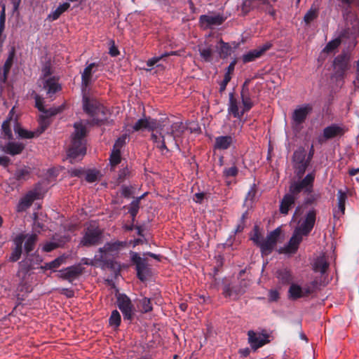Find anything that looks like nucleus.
Instances as JSON below:
<instances>
[{
  "mask_svg": "<svg viewBox=\"0 0 359 359\" xmlns=\"http://www.w3.org/2000/svg\"><path fill=\"white\" fill-rule=\"evenodd\" d=\"M25 148V144L24 143L9 140V142L3 147L2 150L7 154L16 156L20 154Z\"/></svg>",
  "mask_w": 359,
  "mask_h": 359,
  "instance_id": "nucleus-27",
  "label": "nucleus"
},
{
  "mask_svg": "<svg viewBox=\"0 0 359 359\" xmlns=\"http://www.w3.org/2000/svg\"><path fill=\"white\" fill-rule=\"evenodd\" d=\"M306 154L304 148H299L296 150L292 156L294 165L307 163V158H306Z\"/></svg>",
  "mask_w": 359,
  "mask_h": 359,
  "instance_id": "nucleus-37",
  "label": "nucleus"
},
{
  "mask_svg": "<svg viewBox=\"0 0 359 359\" xmlns=\"http://www.w3.org/2000/svg\"><path fill=\"white\" fill-rule=\"evenodd\" d=\"M317 210L311 208L305 215L302 224L296 230L303 236H308L312 231L316 220Z\"/></svg>",
  "mask_w": 359,
  "mask_h": 359,
  "instance_id": "nucleus-13",
  "label": "nucleus"
},
{
  "mask_svg": "<svg viewBox=\"0 0 359 359\" xmlns=\"http://www.w3.org/2000/svg\"><path fill=\"white\" fill-rule=\"evenodd\" d=\"M141 312L143 313H149L153 310L151 299L144 297L140 300Z\"/></svg>",
  "mask_w": 359,
  "mask_h": 359,
  "instance_id": "nucleus-51",
  "label": "nucleus"
},
{
  "mask_svg": "<svg viewBox=\"0 0 359 359\" xmlns=\"http://www.w3.org/2000/svg\"><path fill=\"white\" fill-rule=\"evenodd\" d=\"M116 305L121 311L124 320L130 322L134 318L135 309L131 299L124 293H118L116 295Z\"/></svg>",
  "mask_w": 359,
  "mask_h": 359,
  "instance_id": "nucleus-4",
  "label": "nucleus"
},
{
  "mask_svg": "<svg viewBox=\"0 0 359 359\" xmlns=\"http://www.w3.org/2000/svg\"><path fill=\"white\" fill-rule=\"evenodd\" d=\"M110 163L111 166H115L121 163V151L112 149L111 154L109 158Z\"/></svg>",
  "mask_w": 359,
  "mask_h": 359,
  "instance_id": "nucleus-53",
  "label": "nucleus"
},
{
  "mask_svg": "<svg viewBox=\"0 0 359 359\" xmlns=\"http://www.w3.org/2000/svg\"><path fill=\"white\" fill-rule=\"evenodd\" d=\"M43 85V88L50 97L62 90L61 85L58 83V79L55 76L45 79Z\"/></svg>",
  "mask_w": 359,
  "mask_h": 359,
  "instance_id": "nucleus-26",
  "label": "nucleus"
},
{
  "mask_svg": "<svg viewBox=\"0 0 359 359\" xmlns=\"http://www.w3.org/2000/svg\"><path fill=\"white\" fill-rule=\"evenodd\" d=\"M313 107L309 104L302 105L294 109L292 115V119L295 126L303 124L307 116L311 113Z\"/></svg>",
  "mask_w": 359,
  "mask_h": 359,
  "instance_id": "nucleus-15",
  "label": "nucleus"
},
{
  "mask_svg": "<svg viewBox=\"0 0 359 359\" xmlns=\"http://www.w3.org/2000/svg\"><path fill=\"white\" fill-rule=\"evenodd\" d=\"M248 342L250 348L254 351H256L259 348L269 342V334L263 332H257L254 330H249L248 332Z\"/></svg>",
  "mask_w": 359,
  "mask_h": 359,
  "instance_id": "nucleus-10",
  "label": "nucleus"
},
{
  "mask_svg": "<svg viewBox=\"0 0 359 359\" xmlns=\"http://www.w3.org/2000/svg\"><path fill=\"white\" fill-rule=\"evenodd\" d=\"M100 66V63L92 62L86 66L81 74V83L84 87L89 86L92 83L93 74L96 72L95 68Z\"/></svg>",
  "mask_w": 359,
  "mask_h": 359,
  "instance_id": "nucleus-25",
  "label": "nucleus"
},
{
  "mask_svg": "<svg viewBox=\"0 0 359 359\" xmlns=\"http://www.w3.org/2000/svg\"><path fill=\"white\" fill-rule=\"evenodd\" d=\"M35 106L40 111L43 113H48L49 111L44 108L42 98L38 95H35Z\"/></svg>",
  "mask_w": 359,
  "mask_h": 359,
  "instance_id": "nucleus-63",
  "label": "nucleus"
},
{
  "mask_svg": "<svg viewBox=\"0 0 359 359\" xmlns=\"http://www.w3.org/2000/svg\"><path fill=\"white\" fill-rule=\"evenodd\" d=\"M238 173V169L233 163L230 168H225L223 170V175L225 177H236Z\"/></svg>",
  "mask_w": 359,
  "mask_h": 359,
  "instance_id": "nucleus-55",
  "label": "nucleus"
},
{
  "mask_svg": "<svg viewBox=\"0 0 359 359\" xmlns=\"http://www.w3.org/2000/svg\"><path fill=\"white\" fill-rule=\"evenodd\" d=\"M83 108L86 114L90 116H94L96 109H100L102 108V104L97 100L83 97Z\"/></svg>",
  "mask_w": 359,
  "mask_h": 359,
  "instance_id": "nucleus-23",
  "label": "nucleus"
},
{
  "mask_svg": "<svg viewBox=\"0 0 359 359\" xmlns=\"http://www.w3.org/2000/svg\"><path fill=\"white\" fill-rule=\"evenodd\" d=\"M59 273L60 278L72 283L75 278L82 273V268L79 265H74L60 270Z\"/></svg>",
  "mask_w": 359,
  "mask_h": 359,
  "instance_id": "nucleus-18",
  "label": "nucleus"
},
{
  "mask_svg": "<svg viewBox=\"0 0 359 359\" xmlns=\"http://www.w3.org/2000/svg\"><path fill=\"white\" fill-rule=\"evenodd\" d=\"M288 293L290 298L293 299H299L305 295L304 294L302 288L299 285L294 283H291Z\"/></svg>",
  "mask_w": 359,
  "mask_h": 359,
  "instance_id": "nucleus-38",
  "label": "nucleus"
},
{
  "mask_svg": "<svg viewBox=\"0 0 359 359\" xmlns=\"http://www.w3.org/2000/svg\"><path fill=\"white\" fill-rule=\"evenodd\" d=\"M130 176V170L128 167H125L118 171L117 182L121 183Z\"/></svg>",
  "mask_w": 359,
  "mask_h": 359,
  "instance_id": "nucleus-57",
  "label": "nucleus"
},
{
  "mask_svg": "<svg viewBox=\"0 0 359 359\" xmlns=\"http://www.w3.org/2000/svg\"><path fill=\"white\" fill-rule=\"evenodd\" d=\"M318 8L312 6L311 8L306 13L304 20L306 24H310L313 20L318 18Z\"/></svg>",
  "mask_w": 359,
  "mask_h": 359,
  "instance_id": "nucleus-43",
  "label": "nucleus"
},
{
  "mask_svg": "<svg viewBox=\"0 0 359 359\" xmlns=\"http://www.w3.org/2000/svg\"><path fill=\"white\" fill-rule=\"evenodd\" d=\"M262 54L258 49H255L249 51L243 55L242 60L244 63L255 61L256 59L260 57Z\"/></svg>",
  "mask_w": 359,
  "mask_h": 359,
  "instance_id": "nucleus-44",
  "label": "nucleus"
},
{
  "mask_svg": "<svg viewBox=\"0 0 359 359\" xmlns=\"http://www.w3.org/2000/svg\"><path fill=\"white\" fill-rule=\"evenodd\" d=\"M161 121H165L167 125L160 126L158 131L151 133V139L155 144V146L162 152L163 151H169L167 144L170 143L179 149L177 138L182 136L187 130V127L182 121L170 123L168 118H162Z\"/></svg>",
  "mask_w": 359,
  "mask_h": 359,
  "instance_id": "nucleus-1",
  "label": "nucleus"
},
{
  "mask_svg": "<svg viewBox=\"0 0 359 359\" xmlns=\"http://www.w3.org/2000/svg\"><path fill=\"white\" fill-rule=\"evenodd\" d=\"M317 210L311 208L305 215L302 224L296 230L303 236H308L312 231L316 220Z\"/></svg>",
  "mask_w": 359,
  "mask_h": 359,
  "instance_id": "nucleus-12",
  "label": "nucleus"
},
{
  "mask_svg": "<svg viewBox=\"0 0 359 359\" xmlns=\"http://www.w3.org/2000/svg\"><path fill=\"white\" fill-rule=\"evenodd\" d=\"M30 175V171L28 168H22L18 169L14 174L15 180L18 181L27 180Z\"/></svg>",
  "mask_w": 359,
  "mask_h": 359,
  "instance_id": "nucleus-46",
  "label": "nucleus"
},
{
  "mask_svg": "<svg viewBox=\"0 0 359 359\" xmlns=\"http://www.w3.org/2000/svg\"><path fill=\"white\" fill-rule=\"evenodd\" d=\"M39 193L36 191H28L19 201L16 210L18 212H22L27 210L33 202L39 198Z\"/></svg>",
  "mask_w": 359,
  "mask_h": 359,
  "instance_id": "nucleus-17",
  "label": "nucleus"
},
{
  "mask_svg": "<svg viewBox=\"0 0 359 359\" xmlns=\"http://www.w3.org/2000/svg\"><path fill=\"white\" fill-rule=\"evenodd\" d=\"M306 195H307V196L304 200V205L305 206L312 205L316 203V202L319 198L318 194H313V192H312V193H311L309 194H306Z\"/></svg>",
  "mask_w": 359,
  "mask_h": 359,
  "instance_id": "nucleus-56",
  "label": "nucleus"
},
{
  "mask_svg": "<svg viewBox=\"0 0 359 359\" xmlns=\"http://www.w3.org/2000/svg\"><path fill=\"white\" fill-rule=\"evenodd\" d=\"M234 142L231 135H221L215 137L214 149L217 150H226L231 147Z\"/></svg>",
  "mask_w": 359,
  "mask_h": 359,
  "instance_id": "nucleus-29",
  "label": "nucleus"
},
{
  "mask_svg": "<svg viewBox=\"0 0 359 359\" xmlns=\"http://www.w3.org/2000/svg\"><path fill=\"white\" fill-rule=\"evenodd\" d=\"M296 199L297 198L290 192L286 194L280 201V212L287 215L291 206L294 204Z\"/></svg>",
  "mask_w": 359,
  "mask_h": 359,
  "instance_id": "nucleus-30",
  "label": "nucleus"
},
{
  "mask_svg": "<svg viewBox=\"0 0 359 359\" xmlns=\"http://www.w3.org/2000/svg\"><path fill=\"white\" fill-rule=\"evenodd\" d=\"M12 121V118H9L4 121L1 126V130L4 135V137L8 140H12L13 139V135L12 133V130L11 129V122Z\"/></svg>",
  "mask_w": 359,
  "mask_h": 359,
  "instance_id": "nucleus-39",
  "label": "nucleus"
},
{
  "mask_svg": "<svg viewBox=\"0 0 359 359\" xmlns=\"http://www.w3.org/2000/svg\"><path fill=\"white\" fill-rule=\"evenodd\" d=\"M121 322V317L117 310H114L109 319V323L111 326L117 328L120 326Z\"/></svg>",
  "mask_w": 359,
  "mask_h": 359,
  "instance_id": "nucleus-49",
  "label": "nucleus"
},
{
  "mask_svg": "<svg viewBox=\"0 0 359 359\" xmlns=\"http://www.w3.org/2000/svg\"><path fill=\"white\" fill-rule=\"evenodd\" d=\"M341 43V39L337 37L329 41L323 49V52L329 53L337 49Z\"/></svg>",
  "mask_w": 359,
  "mask_h": 359,
  "instance_id": "nucleus-48",
  "label": "nucleus"
},
{
  "mask_svg": "<svg viewBox=\"0 0 359 359\" xmlns=\"http://www.w3.org/2000/svg\"><path fill=\"white\" fill-rule=\"evenodd\" d=\"M329 267V263L327 262L324 257H317L313 266V269L315 272H320L323 274L326 272Z\"/></svg>",
  "mask_w": 359,
  "mask_h": 359,
  "instance_id": "nucleus-33",
  "label": "nucleus"
},
{
  "mask_svg": "<svg viewBox=\"0 0 359 359\" xmlns=\"http://www.w3.org/2000/svg\"><path fill=\"white\" fill-rule=\"evenodd\" d=\"M133 194V187L128 186H122L121 195L125 198H130Z\"/></svg>",
  "mask_w": 359,
  "mask_h": 359,
  "instance_id": "nucleus-64",
  "label": "nucleus"
},
{
  "mask_svg": "<svg viewBox=\"0 0 359 359\" xmlns=\"http://www.w3.org/2000/svg\"><path fill=\"white\" fill-rule=\"evenodd\" d=\"M302 236L297 230L294 231V234L290 238L288 243L283 248L279 250V253H295L299 248L300 243L302 241Z\"/></svg>",
  "mask_w": 359,
  "mask_h": 359,
  "instance_id": "nucleus-16",
  "label": "nucleus"
},
{
  "mask_svg": "<svg viewBox=\"0 0 359 359\" xmlns=\"http://www.w3.org/2000/svg\"><path fill=\"white\" fill-rule=\"evenodd\" d=\"M97 175L98 172L95 170H89L86 173V180L90 183L95 182L97 180Z\"/></svg>",
  "mask_w": 359,
  "mask_h": 359,
  "instance_id": "nucleus-62",
  "label": "nucleus"
},
{
  "mask_svg": "<svg viewBox=\"0 0 359 359\" xmlns=\"http://www.w3.org/2000/svg\"><path fill=\"white\" fill-rule=\"evenodd\" d=\"M26 236L24 233H19L13 239L15 248L9 257L10 262H15L20 259L22 252V244Z\"/></svg>",
  "mask_w": 359,
  "mask_h": 359,
  "instance_id": "nucleus-19",
  "label": "nucleus"
},
{
  "mask_svg": "<svg viewBox=\"0 0 359 359\" xmlns=\"http://www.w3.org/2000/svg\"><path fill=\"white\" fill-rule=\"evenodd\" d=\"M338 199V208L341 214H344L345 212V203L347 199V194L346 191L341 189L338 190L337 192Z\"/></svg>",
  "mask_w": 359,
  "mask_h": 359,
  "instance_id": "nucleus-42",
  "label": "nucleus"
},
{
  "mask_svg": "<svg viewBox=\"0 0 359 359\" xmlns=\"http://www.w3.org/2000/svg\"><path fill=\"white\" fill-rule=\"evenodd\" d=\"M225 20L226 18L221 14L201 15L199 17V25L203 29H212L215 26L222 25Z\"/></svg>",
  "mask_w": 359,
  "mask_h": 359,
  "instance_id": "nucleus-14",
  "label": "nucleus"
},
{
  "mask_svg": "<svg viewBox=\"0 0 359 359\" xmlns=\"http://www.w3.org/2000/svg\"><path fill=\"white\" fill-rule=\"evenodd\" d=\"M49 126V121L48 118L43 115L40 116L39 121V126L37 129L35 130V133L36 134V136H39L41 134H42L48 128Z\"/></svg>",
  "mask_w": 359,
  "mask_h": 359,
  "instance_id": "nucleus-45",
  "label": "nucleus"
},
{
  "mask_svg": "<svg viewBox=\"0 0 359 359\" xmlns=\"http://www.w3.org/2000/svg\"><path fill=\"white\" fill-rule=\"evenodd\" d=\"M219 46L217 47L218 53L221 58L225 59L228 57L232 52V49L237 48L239 43L233 41L231 44L224 42L222 39L218 41Z\"/></svg>",
  "mask_w": 359,
  "mask_h": 359,
  "instance_id": "nucleus-24",
  "label": "nucleus"
},
{
  "mask_svg": "<svg viewBox=\"0 0 359 359\" xmlns=\"http://www.w3.org/2000/svg\"><path fill=\"white\" fill-rule=\"evenodd\" d=\"M70 7V4L69 2H65L62 4H60L58 7L50 15V18H52L53 20H55L60 18V16L68 8Z\"/></svg>",
  "mask_w": 359,
  "mask_h": 359,
  "instance_id": "nucleus-40",
  "label": "nucleus"
},
{
  "mask_svg": "<svg viewBox=\"0 0 359 359\" xmlns=\"http://www.w3.org/2000/svg\"><path fill=\"white\" fill-rule=\"evenodd\" d=\"M107 109L102 104L100 109H96L95 116L93 117V122L97 125L101 126L107 121Z\"/></svg>",
  "mask_w": 359,
  "mask_h": 359,
  "instance_id": "nucleus-36",
  "label": "nucleus"
},
{
  "mask_svg": "<svg viewBox=\"0 0 359 359\" xmlns=\"http://www.w3.org/2000/svg\"><path fill=\"white\" fill-rule=\"evenodd\" d=\"M165 121L156 120L151 117H146L144 118L139 119L133 126V130L135 131H139L141 130L147 129L154 132L158 131L160 126H166Z\"/></svg>",
  "mask_w": 359,
  "mask_h": 359,
  "instance_id": "nucleus-11",
  "label": "nucleus"
},
{
  "mask_svg": "<svg viewBox=\"0 0 359 359\" xmlns=\"http://www.w3.org/2000/svg\"><path fill=\"white\" fill-rule=\"evenodd\" d=\"M200 55L205 62H211L212 60L213 50L210 46L205 48L199 49Z\"/></svg>",
  "mask_w": 359,
  "mask_h": 359,
  "instance_id": "nucleus-52",
  "label": "nucleus"
},
{
  "mask_svg": "<svg viewBox=\"0 0 359 359\" xmlns=\"http://www.w3.org/2000/svg\"><path fill=\"white\" fill-rule=\"evenodd\" d=\"M316 174L314 172L308 173L303 179L291 182L289 187L290 192L297 198L300 193L309 194L313 191Z\"/></svg>",
  "mask_w": 359,
  "mask_h": 359,
  "instance_id": "nucleus-3",
  "label": "nucleus"
},
{
  "mask_svg": "<svg viewBox=\"0 0 359 359\" xmlns=\"http://www.w3.org/2000/svg\"><path fill=\"white\" fill-rule=\"evenodd\" d=\"M173 55V53H165L160 57H154L147 60V66L149 67H152L154 65H155L160 60L163 58L164 57H167L168 55Z\"/></svg>",
  "mask_w": 359,
  "mask_h": 359,
  "instance_id": "nucleus-60",
  "label": "nucleus"
},
{
  "mask_svg": "<svg viewBox=\"0 0 359 359\" xmlns=\"http://www.w3.org/2000/svg\"><path fill=\"white\" fill-rule=\"evenodd\" d=\"M26 236L25 243V250L27 254H29L32 251L34 250L36 243L38 240V236L36 233L32 234H25Z\"/></svg>",
  "mask_w": 359,
  "mask_h": 359,
  "instance_id": "nucleus-35",
  "label": "nucleus"
},
{
  "mask_svg": "<svg viewBox=\"0 0 359 359\" xmlns=\"http://www.w3.org/2000/svg\"><path fill=\"white\" fill-rule=\"evenodd\" d=\"M14 131L21 139H32L37 137L35 131H29L21 128L17 121L15 122Z\"/></svg>",
  "mask_w": 359,
  "mask_h": 359,
  "instance_id": "nucleus-34",
  "label": "nucleus"
},
{
  "mask_svg": "<svg viewBox=\"0 0 359 359\" xmlns=\"http://www.w3.org/2000/svg\"><path fill=\"white\" fill-rule=\"evenodd\" d=\"M346 131L347 129L345 127L332 123L323 129L322 137H318V142L322 144L327 140L337 137H340L343 136Z\"/></svg>",
  "mask_w": 359,
  "mask_h": 359,
  "instance_id": "nucleus-9",
  "label": "nucleus"
},
{
  "mask_svg": "<svg viewBox=\"0 0 359 359\" xmlns=\"http://www.w3.org/2000/svg\"><path fill=\"white\" fill-rule=\"evenodd\" d=\"M276 276L279 283L285 285L292 283L294 279L292 271L286 267L278 269L276 272Z\"/></svg>",
  "mask_w": 359,
  "mask_h": 359,
  "instance_id": "nucleus-28",
  "label": "nucleus"
},
{
  "mask_svg": "<svg viewBox=\"0 0 359 359\" xmlns=\"http://www.w3.org/2000/svg\"><path fill=\"white\" fill-rule=\"evenodd\" d=\"M45 229V226L43 224L41 223L37 218V216H35L34 223L32 225V230L36 233H39L41 231H43Z\"/></svg>",
  "mask_w": 359,
  "mask_h": 359,
  "instance_id": "nucleus-61",
  "label": "nucleus"
},
{
  "mask_svg": "<svg viewBox=\"0 0 359 359\" xmlns=\"http://www.w3.org/2000/svg\"><path fill=\"white\" fill-rule=\"evenodd\" d=\"M64 260L65 259L62 257H59L50 262L46 263L43 266H41V269L43 270H55L62 265Z\"/></svg>",
  "mask_w": 359,
  "mask_h": 359,
  "instance_id": "nucleus-41",
  "label": "nucleus"
},
{
  "mask_svg": "<svg viewBox=\"0 0 359 359\" xmlns=\"http://www.w3.org/2000/svg\"><path fill=\"white\" fill-rule=\"evenodd\" d=\"M102 231L97 227H88L81 241L86 247L97 245L102 243Z\"/></svg>",
  "mask_w": 359,
  "mask_h": 359,
  "instance_id": "nucleus-8",
  "label": "nucleus"
},
{
  "mask_svg": "<svg viewBox=\"0 0 359 359\" xmlns=\"http://www.w3.org/2000/svg\"><path fill=\"white\" fill-rule=\"evenodd\" d=\"M74 128L71 144L67 151L68 159L71 163L81 160L86 154L85 140L87 135L86 126L82 122H76L74 123Z\"/></svg>",
  "mask_w": 359,
  "mask_h": 359,
  "instance_id": "nucleus-2",
  "label": "nucleus"
},
{
  "mask_svg": "<svg viewBox=\"0 0 359 359\" xmlns=\"http://www.w3.org/2000/svg\"><path fill=\"white\" fill-rule=\"evenodd\" d=\"M143 197L144 195L137 198L130 203L128 212L130 213L131 217H135L137 216L140 208V200L143 198Z\"/></svg>",
  "mask_w": 359,
  "mask_h": 359,
  "instance_id": "nucleus-47",
  "label": "nucleus"
},
{
  "mask_svg": "<svg viewBox=\"0 0 359 359\" xmlns=\"http://www.w3.org/2000/svg\"><path fill=\"white\" fill-rule=\"evenodd\" d=\"M241 97L242 104L244 107V111H249L254 106L252 96L249 90H241Z\"/></svg>",
  "mask_w": 359,
  "mask_h": 359,
  "instance_id": "nucleus-32",
  "label": "nucleus"
},
{
  "mask_svg": "<svg viewBox=\"0 0 359 359\" xmlns=\"http://www.w3.org/2000/svg\"><path fill=\"white\" fill-rule=\"evenodd\" d=\"M126 135H122L121 137H118L114 146H113V149L114 150H118V151H121V148L125 145L126 144Z\"/></svg>",
  "mask_w": 359,
  "mask_h": 359,
  "instance_id": "nucleus-59",
  "label": "nucleus"
},
{
  "mask_svg": "<svg viewBox=\"0 0 359 359\" xmlns=\"http://www.w3.org/2000/svg\"><path fill=\"white\" fill-rule=\"evenodd\" d=\"M245 286L240 285H226L223 288V295L224 297L232 298L233 299H237L240 296L245 293Z\"/></svg>",
  "mask_w": 359,
  "mask_h": 359,
  "instance_id": "nucleus-20",
  "label": "nucleus"
},
{
  "mask_svg": "<svg viewBox=\"0 0 359 359\" xmlns=\"http://www.w3.org/2000/svg\"><path fill=\"white\" fill-rule=\"evenodd\" d=\"M351 57L348 53L343 51L333 61L334 76L337 79H344L350 68Z\"/></svg>",
  "mask_w": 359,
  "mask_h": 359,
  "instance_id": "nucleus-6",
  "label": "nucleus"
},
{
  "mask_svg": "<svg viewBox=\"0 0 359 359\" xmlns=\"http://www.w3.org/2000/svg\"><path fill=\"white\" fill-rule=\"evenodd\" d=\"M310 163L307 161V163L299 164L294 165L296 168L297 176L300 179L304 175L306 168L309 165Z\"/></svg>",
  "mask_w": 359,
  "mask_h": 359,
  "instance_id": "nucleus-58",
  "label": "nucleus"
},
{
  "mask_svg": "<svg viewBox=\"0 0 359 359\" xmlns=\"http://www.w3.org/2000/svg\"><path fill=\"white\" fill-rule=\"evenodd\" d=\"M15 58V48L12 46L8 52V57L3 67V74L1 76V81L6 83L8 79V76L10 70L13 65Z\"/></svg>",
  "mask_w": 359,
  "mask_h": 359,
  "instance_id": "nucleus-21",
  "label": "nucleus"
},
{
  "mask_svg": "<svg viewBox=\"0 0 359 359\" xmlns=\"http://www.w3.org/2000/svg\"><path fill=\"white\" fill-rule=\"evenodd\" d=\"M264 238L261 233L259 231V228L257 226H255L254 227V232L251 237V240L253 241V243L259 246L261 244V242L263 241Z\"/></svg>",
  "mask_w": 359,
  "mask_h": 359,
  "instance_id": "nucleus-54",
  "label": "nucleus"
},
{
  "mask_svg": "<svg viewBox=\"0 0 359 359\" xmlns=\"http://www.w3.org/2000/svg\"><path fill=\"white\" fill-rule=\"evenodd\" d=\"M126 243L123 241L108 242L102 248H99L101 253L118 252L126 247Z\"/></svg>",
  "mask_w": 359,
  "mask_h": 359,
  "instance_id": "nucleus-31",
  "label": "nucleus"
},
{
  "mask_svg": "<svg viewBox=\"0 0 359 359\" xmlns=\"http://www.w3.org/2000/svg\"><path fill=\"white\" fill-rule=\"evenodd\" d=\"M280 233L281 229L280 227H278L271 231L267 235L266 239H263L259 246L262 256L269 255L273 252L276 246Z\"/></svg>",
  "mask_w": 359,
  "mask_h": 359,
  "instance_id": "nucleus-7",
  "label": "nucleus"
},
{
  "mask_svg": "<svg viewBox=\"0 0 359 359\" xmlns=\"http://www.w3.org/2000/svg\"><path fill=\"white\" fill-rule=\"evenodd\" d=\"M228 112L229 114H232L233 117L237 118H241L246 112L244 111L243 107L241 111L239 110L238 102L237 99L234 97L233 93H229Z\"/></svg>",
  "mask_w": 359,
  "mask_h": 359,
  "instance_id": "nucleus-22",
  "label": "nucleus"
},
{
  "mask_svg": "<svg viewBox=\"0 0 359 359\" xmlns=\"http://www.w3.org/2000/svg\"><path fill=\"white\" fill-rule=\"evenodd\" d=\"M19 271L17 273L18 276H20L21 273H24V276H26V274L32 269V263L29 260L25 259L19 262Z\"/></svg>",
  "mask_w": 359,
  "mask_h": 359,
  "instance_id": "nucleus-50",
  "label": "nucleus"
},
{
  "mask_svg": "<svg viewBox=\"0 0 359 359\" xmlns=\"http://www.w3.org/2000/svg\"><path fill=\"white\" fill-rule=\"evenodd\" d=\"M131 262L135 265L137 278L144 282L147 280V276L151 274V269L148 267L147 259L142 258L137 252H130Z\"/></svg>",
  "mask_w": 359,
  "mask_h": 359,
  "instance_id": "nucleus-5",
  "label": "nucleus"
}]
</instances>
